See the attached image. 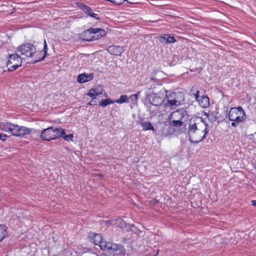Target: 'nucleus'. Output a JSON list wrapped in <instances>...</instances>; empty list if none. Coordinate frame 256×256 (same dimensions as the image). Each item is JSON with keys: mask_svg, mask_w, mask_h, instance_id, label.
I'll return each mask as SVG.
<instances>
[{"mask_svg": "<svg viewBox=\"0 0 256 256\" xmlns=\"http://www.w3.org/2000/svg\"><path fill=\"white\" fill-rule=\"evenodd\" d=\"M218 114V113L216 111H210L208 113H206L205 115L206 116L209 121L213 122L217 120Z\"/></svg>", "mask_w": 256, "mask_h": 256, "instance_id": "23", "label": "nucleus"}, {"mask_svg": "<svg viewBox=\"0 0 256 256\" xmlns=\"http://www.w3.org/2000/svg\"><path fill=\"white\" fill-rule=\"evenodd\" d=\"M88 238L92 242H94L95 245L98 246L102 250H103L104 247L102 246H105L104 244L107 245L109 242L104 240L100 234L94 232H90L88 234Z\"/></svg>", "mask_w": 256, "mask_h": 256, "instance_id": "10", "label": "nucleus"}, {"mask_svg": "<svg viewBox=\"0 0 256 256\" xmlns=\"http://www.w3.org/2000/svg\"><path fill=\"white\" fill-rule=\"evenodd\" d=\"M179 95H181V94L177 93L176 92H172L168 95L166 93L165 97L166 100H181V99H179Z\"/></svg>", "mask_w": 256, "mask_h": 256, "instance_id": "24", "label": "nucleus"}, {"mask_svg": "<svg viewBox=\"0 0 256 256\" xmlns=\"http://www.w3.org/2000/svg\"><path fill=\"white\" fill-rule=\"evenodd\" d=\"M252 206H255L256 208V200H252Z\"/></svg>", "mask_w": 256, "mask_h": 256, "instance_id": "37", "label": "nucleus"}, {"mask_svg": "<svg viewBox=\"0 0 256 256\" xmlns=\"http://www.w3.org/2000/svg\"><path fill=\"white\" fill-rule=\"evenodd\" d=\"M200 94V91L199 90H196V92L195 94H194V97L196 98V100L198 101V100H200V98L201 96H200L199 95Z\"/></svg>", "mask_w": 256, "mask_h": 256, "instance_id": "34", "label": "nucleus"}, {"mask_svg": "<svg viewBox=\"0 0 256 256\" xmlns=\"http://www.w3.org/2000/svg\"><path fill=\"white\" fill-rule=\"evenodd\" d=\"M107 50L110 54L120 56L124 52V48L122 46L113 45L110 46L108 48Z\"/></svg>", "mask_w": 256, "mask_h": 256, "instance_id": "15", "label": "nucleus"}, {"mask_svg": "<svg viewBox=\"0 0 256 256\" xmlns=\"http://www.w3.org/2000/svg\"><path fill=\"white\" fill-rule=\"evenodd\" d=\"M147 98L150 102L155 106L161 105L164 102L165 96H160L157 94H150L148 95Z\"/></svg>", "mask_w": 256, "mask_h": 256, "instance_id": "13", "label": "nucleus"}, {"mask_svg": "<svg viewBox=\"0 0 256 256\" xmlns=\"http://www.w3.org/2000/svg\"><path fill=\"white\" fill-rule=\"evenodd\" d=\"M59 137H61L64 138V140L68 142H72L73 141V134H66L64 130L62 129V128H60V130L59 133Z\"/></svg>", "mask_w": 256, "mask_h": 256, "instance_id": "20", "label": "nucleus"}, {"mask_svg": "<svg viewBox=\"0 0 256 256\" xmlns=\"http://www.w3.org/2000/svg\"><path fill=\"white\" fill-rule=\"evenodd\" d=\"M103 89L100 87L92 88L90 90V92L87 94L88 96H90L93 100L96 98L98 96L102 94Z\"/></svg>", "mask_w": 256, "mask_h": 256, "instance_id": "19", "label": "nucleus"}, {"mask_svg": "<svg viewBox=\"0 0 256 256\" xmlns=\"http://www.w3.org/2000/svg\"><path fill=\"white\" fill-rule=\"evenodd\" d=\"M102 246L103 250H108L110 256H124L125 250L124 247L120 245L109 242L107 245Z\"/></svg>", "mask_w": 256, "mask_h": 256, "instance_id": "3", "label": "nucleus"}, {"mask_svg": "<svg viewBox=\"0 0 256 256\" xmlns=\"http://www.w3.org/2000/svg\"><path fill=\"white\" fill-rule=\"evenodd\" d=\"M94 74L92 73L86 74L83 73L78 76L77 80L80 83H84L90 81L94 78Z\"/></svg>", "mask_w": 256, "mask_h": 256, "instance_id": "16", "label": "nucleus"}, {"mask_svg": "<svg viewBox=\"0 0 256 256\" xmlns=\"http://www.w3.org/2000/svg\"><path fill=\"white\" fill-rule=\"evenodd\" d=\"M88 104L90 105V106H95L96 104V102L94 101V100L92 99V100H90Z\"/></svg>", "mask_w": 256, "mask_h": 256, "instance_id": "36", "label": "nucleus"}, {"mask_svg": "<svg viewBox=\"0 0 256 256\" xmlns=\"http://www.w3.org/2000/svg\"><path fill=\"white\" fill-rule=\"evenodd\" d=\"M8 60L6 63L8 70L12 72L16 70L22 64V58L18 54H10L8 56Z\"/></svg>", "mask_w": 256, "mask_h": 256, "instance_id": "7", "label": "nucleus"}, {"mask_svg": "<svg viewBox=\"0 0 256 256\" xmlns=\"http://www.w3.org/2000/svg\"><path fill=\"white\" fill-rule=\"evenodd\" d=\"M206 128L204 130L198 128L196 123H190L188 128V139L190 142L198 144L203 140L208 132V124H204Z\"/></svg>", "mask_w": 256, "mask_h": 256, "instance_id": "1", "label": "nucleus"}, {"mask_svg": "<svg viewBox=\"0 0 256 256\" xmlns=\"http://www.w3.org/2000/svg\"><path fill=\"white\" fill-rule=\"evenodd\" d=\"M22 56L26 58H32L34 54H36V48L32 44L25 43L19 46L16 50Z\"/></svg>", "mask_w": 256, "mask_h": 256, "instance_id": "5", "label": "nucleus"}, {"mask_svg": "<svg viewBox=\"0 0 256 256\" xmlns=\"http://www.w3.org/2000/svg\"><path fill=\"white\" fill-rule=\"evenodd\" d=\"M127 0H111V2L115 5H120Z\"/></svg>", "mask_w": 256, "mask_h": 256, "instance_id": "31", "label": "nucleus"}, {"mask_svg": "<svg viewBox=\"0 0 256 256\" xmlns=\"http://www.w3.org/2000/svg\"><path fill=\"white\" fill-rule=\"evenodd\" d=\"M170 124L172 126L180 127L183 125L184 122L183 121L178 119L168 120Z\"/></svg>", "mask_w": 256, "mask_h": 256, "instance_id": "25", "label": "nucleus"}, {"mask_svg": "<svg viewBox=\"0 0 256 256\" xmlns=\"http://www.w3.org/2000/svg\"><path fill=\"white\" fill-rule=\"evenodd\" d=\"M182 103L181 100H166L164 104V108L172 110L179 106Z\"/></svg>", "mask_w": 256, "mask_h": 256, "instance_id": "18", "label": "nucleus"}, {"mask_svg": "<svg viewBox=\"0 0 256 256\" xmlns=\"http://www.w3.org/2000/svg\"><path fill=\"white\" fill-rule=\"evenodd\" d=\"M60 128L50 127L44 130L40 134V138L46 141H50L59 138Z\"/></svg>", "mask_w": 256, "mask_h": 256, "instance_id": "6", "label": "nucleus"}, {"mask_svg": "<svg viewBox=\"0 0 256 256\" xmlns=\"http://www.w3.org/2000/svg\"><path fill=\"white\" fill-rule=\"evenodd\" d=\"M141 124L143 130H154L153 126H152V124L149 122L142 123Z\"/></svg>", "mask_w": 256, "mask_h": 256, "instance_id": "28", "label": "nucleus"}, {"mask_svg": "<svg viewBox=\"0 0 256 256\" xmlns=\"http://www.w3.org/2000/svg\"><path fill=\"white\" fill-rule=\"evenodd\" d=\"M15 124L9 123L2 122L0 123V128L6 132L10 133L12 135L13 134Z\"/></svg>", "mask_w": 256, "mask_h": 256, "instance_id": "17", "label": "nucleus"}, {"mask_svg": "<svg viewBox=\"0 0 256 256\" xmlns=\"http://www.w3.org/2000/svg\"><path fill=\"white\" fill-rule=\"evenodd\" d=\"M255 36H256V33L255 34Z\"/></svg>", "mask_w": 256, "mask_h": 256, "instance_id": "42", "label": "nucleus"}, {"mask_svg": "<svg viewBox=\"0 0 256 256\" xmlns=\"http://www.w3.org/2000/svg\"><path fill=\"white\" fill-rule=\"evenodd\" d=\"M188 118L186 110L184 108H179L174 111L169 116L168 120L178 119L186 122Z\"/></svg>", "mask_w": 256, "mask_h": 256, "instance_id": "8", "label": "nucleus"}, {"mask_svg": "<svg viewBox=\"0 0 256 256\" xmlns=\"http://www.w3.org/2000/svg\"><path fill=\"white\" fill-rule=\"evenodd\" d=\"M158 201L156 200H152V204H156L158 203Z\"/></svg>", "mask_w": 256, "mask_h": 256, "instance_id": "39", "label": "nucleus"}, {"mask_svg": "<svg viewBox=\"0 0 256 256\" xmlns=\"http://www.w3.org/2000/svg\"><path fill=\"white\" fill-rule=\"evenodd\" d=\"M198 102L202 108H207L210 106L209 98L206 95L201 96Z\"/></svg>", "mask_w": 256, "mask_h": 256, "instance_id": "21", "label": "nucleus"}, {"mask_svg": "<svg viewBox=\"0 0 256 256\" xmlns=\"http://www.w3.org/2000/svg\"><path fill=\"white\" fill-rule=\"evenodd\" d=\"M101 36V34H100V30H97L96 31V33L94 34V36H98V39L102 37L103 36Z\"/></svg>", "mask_w": 256, "mask_h": 256, "instance_id": "35", "label": "nucleus"}, {"mask_svg": "<svg viewBox=\"0 0 256 256\" xmlns=\"http://www.w3.org/2000/svg\"><path fill=\"white\" fill-rule=\"evenodd\" d=\"M48 48L46 42V40H44V48L42 50L44 51L43 56L41 58H38V56H37L38 54H42V50L38 52V54L36 55V60H32L31 63L34 64H36L38 62L42 61L44 59L46 56L48 55Z\"/></svg>", "mask_w": 256, "mask_h": 256, "instance_id": "14", "label": "nucleus"}, {"mask_svg": "<svg viewBox=\"0 0 256 256\" xmlns=\"http://www.w3.org/2000/svg\"><path fill=\"white\" fill-rule=\"evenodd\" d=\"M8 136L6 134H0V140H2V141L6 140Z\"/></svg>", "mask_w": 256, "mask_h": 256, "instance_id": "33", "label": "nucleus"}, {"mask_svg": "<svg viewBox=\"0 0 256 256\" xmlns=\"http://www.w3.org/2000/svg\"><path fill=\"white\" fill-rule=\"evenodd\" d=\"M150 90L151 91L150 94L164 96H165V94L167 92V90H165L161 84H152L150 88Z\"/></svg>", "mask_w": 256, "mask_h": 256, "instance_id": "11", "label": "nucleus"}, {"mask_svg": "<svg viewBox=\"0 0 256 256\" xmlns=\"http://www.w3.org/2000/svg\"><path fill=\"white\" fill-rule=\"evenodd\" d=\"M114 103V101L110 98L104 99L100 102V105L102 107H105L108 104Z\"/></svg>", "mask_w": 256, "mask_h": 256, "instance_id": "27", "label": "nucleus"}, {"mask_svg": "<svg viewBox=\"0 0 256 256\" xmlns=\"http://www.w3.org/2000/svg\"><path fill=\"white\" fill-rule=\"evenodd\" d=\"M246 117L245 112L241 106L231 108L228 114L229 120L236 122L237 124L243 121Z\"/></svg>", "mask_w": 256, "mask_h": 256, "instance_id": "2", "label": "nucleus"}, {"mask_svg": "<svg viewBox=\"0 0 256 256\" xmlns=\"http://www.w3.org/2000/svg\"><path fill=\"white\" fill-rule=\"evenodd\" d=\"M232 124H232V126H234V127L236 126V122H234V121H232Z\"/></svg>", "mask_w": 256, "mask_h": 256, "instance_id": "38", "label": "nucleus"}, {"mask_svg": "<svg viewBox=\"0 0 256 256\" xmlns=\"http://www.w3.org/2000/svg\"><path fill=\"white\" fill-rule=\"evenodd\" d=\"M7 235L6 227V225H0V242Z\"/></svg>", "mask_w": 256, "mask_h": 256, "instance_id": "26", "label": "nucleus"}, {"mask_svg": "<svg viewBox=\"0 0 256 256\" xmlns=\"http://www.w3.org/2000/svg\"><path fill=\"white\" fill-rule=\"evenodd\" d=\"M104 222L105 223V224H108V222L107 220H106Z\"/></svg>", "mask_w": 256, "mask_h": 256, "instance_id": "40", "label": "nucleus"}, {"mask_svg": "<svg viewBox=\"0 0 256 256\" xmlns=\"http://www.w3.org/2000/svg\"><path fill=\"white\" fill-rule=\"evenodd\" d=\"M194 88L193 87V88L191 89L190 92H192V91L193 90Z\"/></svg>", "mask_w": 256, "mask_h": 256, "instance_id": "41", "label": "nucleus"}, {"mask_svg": "<svg viewBox=\"0 0 256 256\" xmlns=\"http://www.w3.org/2000/svg\"><path fill=\"white\" fill-rule=\"evenodd\" d=\"M34 129L28 128L24 126H20L15 124L13 130L12 136L20 138L30 134Z\"/></svg>", "mask_w": 256, "mask_h": 256, "instance_id": "9", "label": "nucleus"}, {"mask_svg": "<svg viewBox=\"0 0 256 256\" xmlns=\"http://www.w3.org/2000/svg\"><path fill=\"white\" fill-rule=\"evenodd\" d=\"M140 94V92H138L136 94H132L130 96L132 100L136 101L138 100V96Z\"/></svg>", "mask_w": 256, "mask_h": 256, "instance_id": "32", "label": "nucleus"}, {"mask_svg": "<svg viewBox=\"0 0 256 256\" xmlns=\"http://www.w3.org/2000/svg\"><path fill=\"white\" fill-rule=\"evenodd\" d=\"M114 103L116 102V103H118V104H122L124 102H128V96L126 95H122L120 96V98L116 100H114Z\"/></svg>", "mask_w": 256, "mask_h": 256, "instance_id": "29", "label": "nucleus"}, {"mask_svg": "<svg viewBox=\"0 0 256 256\" xmlns=\"http://www.w3.org/2000/svg\"><path fill=\"white\" fill-rule=\"evenodd\" d=\"M124 222V220L122 218H118L116 220H110V224H122Z\"/></svg>", "mask_w": 256, "mask_h": 256, "instance_id": "30", "label": "nucleus"}, {"mask_svg": "<svg viewBox=\"0 0 256 256\" xmlns=\"http://www.w3.org/2000/svg\"><path fill=\"white\" fill-rule=\"evenodd\" d=\"M160 42H166L167 43H174L176 42L175 38L174 36H170L168 34H164L160 36Z\"/></svg>", "mask_w": 256, "mask_h": 256, "instance_id": "22", "label": "nucleus"}, {"mask_svg": "<svg viewBox=\"0 0 256 256\" xmlns=\"http://www.w3.org/2000/svg\"><path fill=\"white\" fill-rule=\"evenodd\" d=\"M97 30L100 32V36H104L106 34V31L100 28H90L84 30L80 34V38L84 41L90 42L94 41L98 39V36H95L94 34L96 33Z\"/></svg>", "mask_w": 256, "mask_h": 256, "instance_id": "4", "label": "nucleus"}, {"mask_svg": "<svg viewBox=\"0 0 256 256\" xmlns=\"http://www.w3.org/2000/svg\"><path fill=\"white\" fill-rule=\"evenodd\" d=\"M76 5L82 10L88 16L94 18L96 20H100V18L98 16V15L94 14L90 6L85 5L81 2H78Z\"/></svg>", "mask_w": 256, "mask_h": 256, "instance_id": "12", "label": "nucleus"}]
</instances>
